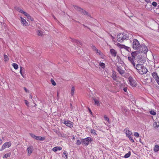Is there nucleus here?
<instances>
[{
    "label": "nucleus",
    "mask_w": 159,
    "mask_h": 159,
    "mask_svg": "<svg viewBox=\"0 0 159 159\" xmlns=\"http://www.w3.org/2000/svg\"><path fill=\"white\" fill-rule=\"evenodd\" d=\"M134 68L137 72L140 74L143 75L146 74L148 71V70L143 65L138 64L135 66Z\"/></svg>",
    "instance_id": "1"
},
{
    "label": "nucleus",
    "mask_w": 159,
    "mask_h": 159,
    "mask_svg": "<svg viewBox=\"0 0 159 159\" xmlns=\"http://www.w3.org/2000/svg\"><path fill=\"white\" fill-rule=\"evenodd\" d=\"M129 37V34L127 32H124L119 34L117 37V40L122 42L125 39H128Z\"/></svg>",
    "instance_id": "2"
},
{
    "label": "nucleus",
    "mask_w": 159,
    "mask_h": 159,
    "mask_svg": "<svg viewBox=\"0 0 159 159\" xmlns=\"http://www.w3.org/2000/svg\"><path fill=\"white\" fill-rule=\"evenodd\" d=\"M139 41L136 39H134L133 42L132 48L134 49L138 50L140 46Z\"/></svg>",
    "instance_id": "3"
},
{
    "label": "nucleus",
    "mask_w": 159,
    "mask_h": 159,
    "mask_svg": "<svg viewBox=\"0 0 159 159\" xmlns=\"http://www.w3.org/2000/svg\"><path fill=\"white\" fill-rule=\"evenodd\" d=\"M92 141V139L90 137H88L84 139H82L81 142L84 144V145L87 146L89 142Z\"/></svg>",
    "instance_id": "4"
},
{
    "label": "nucleus",
    "mask_w": 159,
    "mask_h": 159,
    "mask_svg": "<svg viewBox=\"0 0 159 159\" xmlns=\"http://www.w3.org/2000/svg\"><path fill=\"white\" fill-rule=\"evenodd\" d=\"M139 51L141 52H143L146 53L148 51V49L147 47L144 44H141L140 45L139 48Z\"/></svg>",
    "instance_id": "5"
},
{
    "label": "nucleus",
    "mask_w": 159,
    "mask_h": 159,
    "mask_svg": "<svg viewBox=\"0 0 159 159\" xmlns=\"http://www.w3.org/2000/svg\"><path fill=\"white\" fill-rule=\"evenodd\" d=\"M129 84L130 85L133 87H135L136 85V81L131 77L130 76L129 77Z\"/></svg>",
    "instance_id": "6"
},
{
    "label": "nucleus",
    "mask_w": 159,
    "mask_h": 159,
    "mask_svg": "<svg viewBox=\"0 0 159 159\" xmlns=\"http://www.w3.org/2000/svg\"><path fill=\"white\" fill-rule=\"evenodd\" d=\"M11 145V143L10 142H7L4 143L2 146V148L0 149V151H2L7 148H9Z\"/></svg>",
    "instance_id": "7"
},
{
    "label": "nucleus",
    "mask_w": 159,
    "mask_h": 159,
    "mask_svg": "<svg viewBox=\"0 0 159 159\" xmlns=\"http://www.w3.org/2000/svg\"><path fill=\"white\" fill-rule=\"evenodd\" d=\"M74 7L75 9H76L77 11H79L81 13H82L83 14H84L85 15H88V16H89L88 13L87 12L85 11H84L83 9L80 8V7L77 6H75Z\"/></svg>",
    "instance_id": "8"
},
{
    "label": "nucleus",
    "mask_w": 159,
    "mask_h": 159,
    "mask_svg": "<svg viewBox=\"0 0 159 159\" xmlns=\"http://www.w3.org/2000/svg\"><path fill=\"white\" fill-rule=\"evenodd\" d=\"M63 123L65 124L67 126L70 128H72L73 127V123L72 122L69 120L65 121L64 122H63Z\"/></svg>",
    "instance_id": "9"
},
{
    "label": "nucleus",
    "mask_w": 159,
    "mask_h": 159,
    "mask_svg": "<svg viewBox=\"0 0 159 159\" xmlns=\"http://www.w3.org/2000/svg\"><path fill=\"white\" fill-rule=\"evenodd\" d=\"M128 60L132 64L133 66L134 67H135V63L134 62L135 58L131 57H128Z\"/></svg>",
    "instance_id": "10"
},
{
    "label": "nucleus",
    "mask_w": 159,
    "mask_h": 159,
    "mask_svg": "<svg viewBox=\"0 0 159 159\" xmlns=\"http://www.w3.org/2000/svg\"><path fill=\"white\" fill-rule=\"evenodd\" d=\"M153 78L156 81L158 84L159 85V77L156 72H153L152 74Z\"/></svg>",
    "instance_id": "11"
},
{
    "label": "nucleus",
    "mask_w": 159,
    "mask_h": 159,
    "mask_svg": "<svg viewBox=\"0 0 159 159\" xmlns=\"http://www.w3.org/2000/svg\"><path fill=\"white\" fill-rule=\"evenodd\" d=\"M27 150L28 152L27 155L30 156L33 150V147L32 146H29L27 148Z\"/></svg>",
    "instance_id": "12"
},
{
    "label": "nucleus",
    "mask_w": 159,
    "mask_h": 159,
    "mask_svg": "<svg viewBox=\"0 0 159 159\" xmlns=\"http://www.w3.org/2000/svg\"><path fill=\"white\" fill-rule=\"evenodd\" d=\"M124 132L125 133L126 136L128 137H130L132 134V133L128 129L126 128L124 130Z\"/></svg>",
    "instance_id": "13"
},
{
    "label": "nucleus",
    "mask_w": 159,
    "mask_h": 159,
    "mask_svg": "<svg viewBox=\"0 0 159 159\" xmlns=\"http://www.w3.org/2000/svg\"><path fill=\"white\" fill-rule=\"evenodd\" d=\"M110 52L112 56L115 57L117 54V52L114 49H111Z\"/></svg>",
    "instance_id": "14"
},
{
    "label": "nucleus",
    "mask_w": 159,
    "mask_h": 159,
    "mask_svg": "<svg viewBox=\"0 0 159 159\" xmlns=\"http://www.w3.org/2000/svg\"><path fill=\"white\" fill-rule=\"evenodd\" d=\"M117 70L121 75L123 74L125 72V71L123 69L122 67L120 66L117 67Z\"/></svg>",
    "instance_id": "15"
},
{
    "label": "nucleus",
    "mask_w": 159,
    "mask_h": 159,
    "mask_svg": "<svg viewBox=\"0 0 159 159\" xmlns=\"http://www.w3.org/2000/svg\"><path fill=\"white\" fill-rule=\"evenodd\" d=\"M20 18L21 22L23 24V25L24 26H27L28 25V23L26 20L22 17H20Z\"/></svg>",
    "instance_id": "16"
},
{
    "label": "nucleus",
    "mask_w": 159,
    "mask_h": 159,
    "mask_svg": "<svg viewBox=\"0 0 159 159\" xmlns=\"http://www.w3.org/2000/svg\"><path fill=\"white\" fill-rule=\"evenodd\" d=\"M25 16L27 17L28 19L27 20L28 21H33L34 20L33 18H32L29 14L27 13Z\"/></svg>",
    "instance_id": "17"
},
{
    "label": "nucleus",
    "mask_w": 159,
    "mask_h": 159,
    "mask_svg": "<svg viewBox=\"0 0 159 159\" xmlns=\"http://www.w3.org/2000/svg\"><path fill=\"white\" fill-rule=\"evenodd\" d=\"M45 138L43 137H41L40 136H36L35 139L37 140H39L40 141H43L45 139Z\"/></svg>",
    "instance_id": "18"
},
{
    "label": "nucleus",
    "mask_w": 159,
    "mask_h": 159,
    "mask_svg": "<svg viewBox=\"0 0 159 159\" xmlns=\"http://www.w3.org/2000/svg\"><path fill=\"white\" fill-rule=\"evenodd\" d=\"M62 148L61 147H57L53 148L52 150L54 152H56L58 150L60 151L62 149Z\"/></svg>",
    "instance_id": "19"
},
{
    "label": "nucleus",
    "mask_w": 159,
    "mask_h": 159,
    "mask_svg": "<svg viewBox=\"0 0 159 159\" xmlns=\"http://www.w3.org/2000/svg\"><path fill=\"white\" fill-rule=\"evenodd\" d=\"M36 33L39 36H42L43 35V32L42 30H37L36 31Z\"/></svg>",
    "instance_id": "20"
},
{
    "label": "nucleus",
    "mask_w": 159,
    "mask_h": 159,
    "mask_svg": "<svg viewBox=\"0 0 159 159\" xmlns=\"http://www.w3.org/2000/svg\"><path fill=\"white\" fill-rule=\"evenodd\" d=\"M97 131L95 130L94 129H91L90 130V132L92 135H97Z\"/></svg>",
    "instance_id": "21"
},
{
    "label": "nucleus",
    "mask_w": 159,
    "mask_h": 159,
    "mask_svg": "<svg viewBox=\"0 0 159 159\" xmlns=\"http://www.w3.org/2000/svg\"><path fill=\"white\" fill-rule=\"evenodd\" d=\"M138 54V52L135 51L131 53V57L135 58V57Z\"/></svg>",
    "instance_id": "22"
},
{
    "label": "nucleus",
    "mask_w": 159,
    "mask_h": 159,
    "mask_svg": "<svg viewBox=\"0 0 159 159\" xmlns=\"http://www.w3.org/2000/svg\"><path fill=\"white\" fill-rule=\"evenodd\" d=\"M154 151L155 152H157L159 151V146L158 145H155L154 148Z\"/></svg>",
    "instance_id": "23"
},
{
    "label": "nucleus",
    "mask_w": 159,
    "mask_h": 159,
    "mask_svg": "<svg viewBox=\"0 0 159 159\" xmlns=\"http://www.w3.org/2000/svg\"><path fill=\"white\" fill-rule=\"evenodd\" d=\"M111 77L114 80H116V76L115 72L113 71Z\"/></svg>",
    "instance_id": "24"
},
{
    "label": "nucleus",
    "mask_w": 159,
    "mask_h": 159,
    "mask_svg": "<svg viewBox=\"0 0 159 159\" xmlns=\"http://www.w3.org/2000/svg\"><path fill=\"white\" fill-rule=\"evenodd\" d=\"M99 66L103 69H104L105 67V64L103 62H100L99 63Z\"/></svg>",
    "instance_id": "25"
},
{
    "label": "nucleus",
    "mask_w": 159,
    "mask_h": 159,
    "mask_svg": "<svg viewBox=\"0 0 159 159\" xmlns=\"http://www.w3.org/2000/svg\"><path fill=\"white\" fill-rule=\"evenodd\" d=\"M131 155V152L129 151L128 153H126L124 156V157L125 158H127L129 157Z\"/></svg>",
    "instance_id": "26"
},
{
    "label": "nucleus",
    "mask_w": 159,
    "mask_h": 159,
    "mask_svg": "<svg viewBox=\"0 0 159 159\" xmlns=\"http://www.w3.org/2000/svg\"><path fill=\"white\" fill-rule=\"evenodd\" d=\"M94 101L95 104L98 106H99L100 105L99 101L97 99H94Z\"/></svg>",
    "instance_id": "27"
},
{
    "label": "nucleus",
    "mask_w": 159,
    "mask_h": 159,
    "mask_svg": "<svg viewBox=\"0 0 159 159\" xmlns=\"http://www.w3.org/2000/svg\"><path fill=\"white\" fill-rule=\"evenodd\" d=\"M153 126L155 128H157L159 127V123H157L156 122H154L153 123Z\"/></svg>",
    "instance_id": "28"
},
{
    "label": "nucleus",
    "mask_w": 159,
    "mask_h": 159,
    "mask_svg": "<svg viewBox=\"0 0 159 159\" xmlns=\"http://www.w3.org/2000/svg\"><path fill=\"white\" fill-rule=\"evenodd\" d=\"M96 51V53L98 54V55H100V56H101V57H103V54L101 53L100 52V51L99 50H98V49H97Z\"/></svg>",
    "instance_id": "29"
},
{
    "label": "nucleus",
    "mask_w": 159,
    "mask_h": 159,
    "mask_svg": "<svg viewBox=\"0 0 159 159\" xmlns=\"http://www.w3.org/2000/svg\"><path fill=\"white\" fill-rule=\"evenodd\" d=\"M9 59L8 58V56L6 55L5 54L4 55V61L5 62H7L8 61Z\"/></svg>",
    "instance_id": "30"
},
{
    "label": "nucleus",
    "mask_w": 159,
    "mask_h": 159,
    "mask_svg": "<svg viewBox=\"0 0 159 159\" xmlns=\"http://www.w3.org/2000/svg\"><path fill=\"white\" fill-rule=\"evenodd\" d=\"M11 155V153H7L4 155L3 157V158H7L10 157Z\"/></svg>",
    "instance_id": "31"
},
{
    "label": "nucleus",
    "mask_w": 159,
    "mask_h": 159,
    "mask_svg": "<svg viewBox=\"0 0 159 159\" xmlns=\"http://www.w3.org/2000/svg\"><path fill=\"white\" fill-rule=\"evenodd\" d=\"M12 65L15 69H17L18 68V65L16 63H14L12 64Z\"/></svg>",
    "instance_id": "32"
},
{
    "label": "nucleus",
    "mask_w": 159,
    "mask_h": 159,
    "mask_svg": "<svg viewBox=\"0 0 159 159\" xmlns=\"http://www.w3.org/2000/svg\"><path fill=\"white\" fill-rule=\"evenodd\" d=\"M75 88L74 87L72 86L71 89V95L73 96L75 93Z\"/></svg>",
    "instance_id": "33"
},
{
    "label": "nucleus",
    "mask_w": 159,
    "mask_h": 159,
    "mask_svg": "<svg viewBox=\"0 0 159 159\" xmlns=\"http://www.w3.org/2000/svg\"><path fill=\"white\" fill-rule=\"evenodd\" d=\"M104 118L105 120L108 122L109 123H110L109 119L106 116H104Z\"/></svg>",
    "instance_id": "34"
},
{
    "label": "nucleus",
    "mask_w": 159,
    "mask_h": 159,
    "mask_svg": "<svg viewBox=\"0 0 159 159\" xmlns=\"http://www.w3.org/2000/svg\"><path fill=\"white\" fill-rule=\"evenodd\" d=\"M18 11L24 14V15H26V14L27 13L26 12H25V11H23L21 9H19Z\"/></svg>",
    "instance_id": "35"
},
{
    "label": "nucleus",
    "mask_w": 159,
    "mask_h": 159,
    "mask_svg": "<svg viewBox=\"0 0 159 159\" xmlns=\"http://www.w3.org/2000/svg\"><path fill=\"white\" fill-rule=\"evenodd\" d=\"M124 48L127 51H128V52H130V50H131V49H130V48L129 47H127V46H124Z\"/></svg>",
    "instance_id": "36"
},
{
    "label": "nucleus",
    "mask_w": 159,
    "mask_h": 159,
    "mask_svg": "<svg viewBox=\"0 0 159 159\" xmlns=\"http://www.w3.org/2000/svg\"><path fill=\"white\" fill-rule=\"evenodd\" d=\"M149 112L151 114L153 115H155L156 114V112L153 111H150Z\"/></svg>",
    "instance_id": "37"
},
{
    "label": "nucleus",
    "mask_w": 159,
    "mask_h": 159,
    "mask_svg": "<svg viewBox=\"0 0 159 159\" xmlns=\"http://www.w3.org/2000/svg\"><path fill=\"white\" fill-rule=\"evenodd\" d=\"M51 83H52V84L53 85L55 86L56 85V82H55V81H54V80H53L51 79Z\"/></svg>",
    "instance_id": "38"
},
{
    "label": "nucleus",
    "mask_w": 159,
    "mask_h": 159,
    "mask_svg": "<svg viewBox=\"0 0 159 159\" xmlns=\"http://www.w3.org/2000/svg\"><path fill=\"white\" fill-rule=\"evenodd\" d=\"M134 135L135 137L138 138L139 136V134L137 132H134Z\"/></svg>",
    "instance_id": "39"
},
{
    "label": "nucleus",
    "mask_w": 159,
    "mask_h": 159,
    "mask_svg": "<svg viewBox=\"0 0 159 159\" xmlns=\"http://www.w3.org/2000/svg\"><path fill=\"white\" fill-rule=\"evenodd\" d=\"M30 135L31 136V137L34 139H35L36 136L34 134L32 133H30Z\"/></svg>",
    "instance_id": "40"
},
{
    "label": "nucleus",
    "mask_w": 159,
    "mask_h": 159,
    "mask_svg": "<svg viewBox=\"0 0 159 159\" xmlns=\"http://www.w3.org/2000/svg\"><path fill=\"white\" fill-rule=\"evenodd\" d=\"M152 6L154 7H156L157 5V3L155 2H152Z\"/></svg>",
    "instance_id": "41"
},
{
    "label": "nucleus",
    "mask_w": 159,
    "mask_h": 159,
    "mask_svg": "<svg viewBox=\"0 0 159 159\" xmlns=\"http://www.w3.org/2000/svg\"><path fill=\"white\" fill-rule=\"evenodd\" d=\"M81 143H82L81 141H80L79 140H77L76 141V143L77 145H80Z\"/></svg>",
    "instance_id": "42"
},
{
    "label": "nucleus",
    "mask_w": 159,
    "mask_h": 159,
    "mask_svg": "<svg viewBox=\"0 0 159 159\" xmlns=\"http://www.w3.org/2000/svg\"><path fill=\"white\" fill-rule=\"evenodd\" d=\"M129 139L131 141H132V142H134V140L133 139V137H131V136H130V137H128Z\"/></svg>",
    "instance_id": "43"
},
{
    "label": "nucleus",
    "mask_w": 159,
    "mask_h": 159,
    "mask_svg": "<svg viewBox=\"0 0 159 159\" xmlns=\"http://www.w3.org/2000/svg\"><path fill=\"white\" fill-rule=\"evenodd\" d=\"M92 48L94 51H96L97 49L93 45H92Z\"/></svg>",
    "instance_id": "44"
},
{
    "label": "nucleus",
    "mask_w": 159,
    "mask_h": 159,
    "mask_svg": "<svg viewBox=\"0 0 159 159\" xmlns=\"http://www.w3.org/2000/svg\"><path fill=\"white\" fill-rule=\"evenodd\" d=\"M63 155H64L65 157H64L65 158H66L67 157V155L66 154V153L65 152V151L63 153Z\"/></svg>",
    "instance_id": "45"
},
{
    "label": "nucleus",
    "mask_w": 159,
    "mask_h": 159,
    "mask_svg": "<svg viewBox=\"0 0 159 159\" xmlns=\"http://www.w3.org/2000/svg\"><path fill=\"white\" fill-rule=\"evenodd\" d=\"M22 67H20V73L21 74V75L23 76V74L22 73Z\"/></svg>",
    "instance_id": "46"
},
{
    "label": "nucleus",
    "mask_w": 159,
    "mask_h": 159,
    "mask_svg": "<svg viewBox=\"0 0 159 159\" xmlns=\"http://www.w3.org/2000/svg\"><path fill=\"white\" fill-rule=\"evenodd\" d=\"M24 89L26 92L28 93H29V91L27 89H26V88L24 87Z\"/></svg>",
    "instance_id": "47"
},
{
    "label": "nucleus",
    "mask_w": 159,
    "mask_h": 159,
    "mask_svg": "<svg viewBox=\"0 0 159 159\" xmlns=\"http://www.w3.org/2000/svg\"><path fill=\"white\" fill-rule=\"evenodd\" d=\"M25 103L27 106H28L29 102L27 100H25Z\"/></svg>",
    "instance_id": "48"
},
{
    "label": "nucleus",
    "mask_w": 159,
    "mask_h": 159,
    "mask_svg": "<svg viewBox=\"0 0 159 159\" xmlns=\"http://www.w3.org/2000/svg\"><path fill=\"white\" fill-rule=\"evenodd\" d=\"M110 36L112 39V40L113 41L114 40V39H115V36H112V35H110Z\"/></svg>",
    "instance_id": "49"
},
{
    "label": "nucleus",
    "mask_w": 159,
    "mask_h": 159,
    "mask_svg": "<svg viewBox=\"0 0 159 159\" xmlns=\"http://www.w3.org/2000/svg\"><path fill=\"white\" fill-rule=\"evenodd\" d=\"M123 90L125 92H126L127 91V88L126 87L124 88L123 89Z\"/></svg>",
    "instance_id": "50"
},
{
    "label": "nucleus",
    "mask_w": 159,
    "mask_h": 159,
    "mask_svg": "<svg viewBox=\"0 0 159 159\" xmlns=\"http://www.w3.org/2000/svg\"><path fill=\"white\" fill-rule=\"evenodd\" d=\"M144 0L147 3L151 2V1L150 0Z\"/></svg>",
    "instance_id": "51"
},
{
    "label": "nucleus",
    "mask_w": 159,
    "mask_h": 159,
    "mask_svg": "<svg viewBox=\"0 0 159 159\" xmlns=\"http://www.w3.org/2000/svg\"><path fill=\"white\" fill-rule=\"evenodd\" d=\"M2 143V140L1 139H0V145Z\"/></svg>",
    "instance_id": "52"
},
{
    "label": "nucleus",
    "mask_w": 159,
    "mask_h": 159,
    "mask_svg": "<svg viewBox=\"0 0 159 159\" xmlns=\"http://www.w3.org/2000/svg\"><path fill=\"white\" fill-rule=\"evenodd\" d=\"M32 96L30 94V98L32 99Z\"/></svg>",
    "instance_id": "53"
},
{
    "label": "nucleus",
    "mask_w": 159,
    "mask_h": 159,
    "mask_svg": "<svg viewBox=\"0 0 159 159\" xmlns=\"http://www.w3.org/2000/svg\"><path fill=\"white\" fill-rule=\"evenodd\" d=\"M127 109L126 108H125L124 109V110L125 111H127Z\"/></svg>",
    "instance_id": "54"
},
{
    "label": "nucleus",
    "mask_w": 159,
    "mask_h": 159,
    "mask_svg": "<svg viewBox=\"0 0 159 159\" xmlns=\"http://www.w3.org/2000/svg\"><path fill=\"white\" fill-rule=\"evenodd\" d=\"M91 95H90V96L91 97V96H92V93H91Z\"/></svg>",
    "instance_id": "55"
},
{
    "label": "nucleus",
    "mask_w": 159,
    "mask_h": 159,
    "mask_svg": "<svg viewBox=\"0 0 159 159\" xmlns=\"http://www.w3.org/2000/svg\"><path fill=\"white\" fill-rule=\"evenodd\" d=\"M75 137H73V139H75Z\"/></svg>",
    "instance_id": "56"
},
{
    "label": "nucleus",
    "mask_w": 159,
    "mask_h": 159,
    "mask_svg": "<svg viewBox=\"0 0 159 159\" xmlns=\"http://www.w3.org/2000/svg\"><path fill=\"white\" fill-rule=\"evenodd\" d=\"M91 92L90 93V95H91Z\"/></svg>",
    "instance_id": "57"
},
{
    "label": "nucleus",
    "mask_w": 159,
    "mask_h": 159,
    "mask_svg": "<svg viewBox=\"0 0 159 159\" xmlns=\"http://www.w3.org/2000/svg\"><path fill=\"white\" fill-rule=\"evenodd\" d=\"M89 111H90V112H91V110H89Z\"/></svg>",
    "instance_id": "58"
}]
</instances>
